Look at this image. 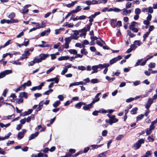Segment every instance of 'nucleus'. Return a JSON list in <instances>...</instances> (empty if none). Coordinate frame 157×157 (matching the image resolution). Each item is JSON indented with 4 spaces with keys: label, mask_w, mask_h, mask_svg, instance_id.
<instances>
[{
    "label": "nucleus",
    "mask_w": 157,
    "mask_h": 157,
    "mask_svg": "<svg viewBox=\"0 0 157 157\" xmlns=\"http://www.w3.org/2000/svg\"><path fill=\"white\" fill-rule=\"evenodd\" d=\"M91 82L93 84L98 82V80L97 78L92 79L91 80Z\"/></svg>",
    "instance_id": "42"
},
{
    "label": "nucleus",
    "mask_w": 157,
    "mask_h": 157,
    "mask_svg": "<svg viewBox=\"0 0 157 157\" xmlns=\"http://www.w3.org/2000/svg\"><path fill=\"white\" fill-rule=\"evenodd\" d=\"M122 12L121 13L123 15H127V14H130L131 13V11L130 10H127L125 8L122 10Z\"/></svg>",
    "instance_id": "10"
},
{
    "label": "nucleus",
    "mask_w": 157,
    "mask_h": 157,
    "mask_svg": "<svg viewBox=\"0 0 157 157\" xmlns=\"http://www.w3.org/2000/svg\"><path fill=\"white\" fill-rule=\"evenodd\" d=\"M81 10V9H78V10H71V12H70V13H71V14L72 13H77L78 12L80 11Z\"/></svg>",
    "instance_id": "40"
},
{
    "label": "nucleus",
    "mask_w": 157,
    "mask_h": 157,
    "mask_svg": "<svg viewBox=\"0 0 157 157\" xmlns=\"http://www.w3.org/2000/svg\"><path fill=\"white\" fill-rule=\"evenodd\" d=\"M6 75L4 71L0 73V79L4 77Z\"/></svg>",
    "instance_id": "54"
},
{
    "label": "nucleus",
    "mask_w": 157,
    "mask_h": 157,
    "mask_svg": "<svg viewBox=\"0 0 157 157\" xmlns=\"http://www.w3.org/2000/svg\"><path fill=\"white\" fill-rule=\"evenodd\" d=\"M145 132H146L147 135H149L152 132V131L149 129V128H147Z\"/></svg>",
    "instance_id": "51"
},
{
    "label": "nucleus",
    "mask_w": 157,
    "mask_h": 157,
    "mask_svg": "<svg viewBox=\"0 0 157 157\" xmlns=\"http://www.w3.org/2000/svg\"><path fill=\"white\" fill-rule=\"evenodd\" d=\"M39 134L38 132H36L32 134L29 138V140H30L33 139L35 137H37Z\"/></svg>",
    "instance_id": "11"
},
{
    "label": "nucleus",
    "mask_w": 157,
    "mask_h": 157,
    "mask_svg": "<svg viewBox=\"0 0 157 157\" xmlns=\"http://www.w3.org/2000/svg\"><path fill=\"white\" fill-rule=\"evenodd\" d=\"M134 100V98H129L127 99L126 100V102L127 103L130 102Z\"/></svg>",
    "instance_id": "56"
},
{
    "label": "nucleus",
    "mask_w": 157,
    "mask_h": 157,
    "mask_svg": "<svg viewBox=\"0 0 157 157\" xmlns=\"http://www.w3.org/2000/svg\"><path fill=\"white\" fill-rule=\"evenodd\" d=\"M124 137V136L123 135H119L116 137V140H121Z\"/></svg>",
    "instance_id": "31"
},
{
    "label": "nucleus",
    "mask_w": 157,
    "mask_h": 157,
    "mask_svg": "<svg viewBox=\"0 0 157 157\" xmlns=\"http://www.w3.org/2000/svg\"><path fill=\"white\" fill-rule=\"evenodd\" d=\"M100 112L98 110H95L92 113V115L95 116H98Z\"/></svg>",
    "instance_id": "52"
},
{
    "label": "nucleus",
    "mask_w": 157,
    "mask_h": 157,
    "mask_svg": "<svg viewBox=\"0 0 157 157\" xmlns=\"http://www.w3.org/2000/svg\"><path fill=\"white\" fill-rule=\"evenodd\" d=\"M137 23L134 21H133L130 23V25L129 26V28L130 30H132L134 33H137L139 29L136 28V24Z\"/></svg>",
    "instance_id": "1"
},
{
    "label": "nucleus",
    "mask_w": 157,
    "mask_h": 157,
    "mask_svg": "<svg viewBox=\"0 0 157 157\" xmlns=\"http://www.w3.org/2000/svg\"><path fill=\"white\" fill-rule=\"evenodd\" d=\"M69 153L72 154H74L76 150L73 149H70L69 150Z\"/></svg>",
    "instance_id": "61"
},
{
    "label": "nucleus",
    "mask_w": 157,
    "mask_h": 157,
    "mask_svg": "<svg viewBox=\"0 0 157 157\" xmlns=\"http://www.w3.org/2000/svg\"><path fill=\"white\" fill-rule=\"evenodd\" d=\"M90 23H89V24H87L86 25V28L87 29V30L89 31L90 30V26H91L92 25V22H89Z\"/></svg>",
    "instance_id": "39"
},
{
    "label": "nucleus",
    "mask_w": 157,
    "mask_h": 157,
    "mask_svg": "<svg viewBox=\"0 0 157 157\" xmlns=\"http://www.w3.org/2000/svg\"><path fill=\"white\" fill-rule=\"evenodd\" d=\"M141 13V10L139 8H137L135 9V13L136 14L139 15Z\"/></svg>",
    "instance_id": "37"
},
{
    "label": "nucleus",
    "mask_w": 157,
    "mask_h": 157,
    "mask_svg": "<svg viewBox=\"0 0 157 157\" xmlns=\"http://www.w3.org/2000/svg\"><path fill=\"white\" fill-rule=\"evenodd\" d=\"M8 92V90L6 89L4 90L3 92V93H2V95L3 96L5 97H6V94Z\"/></svg>",
    "instance_id": "60"
},
{
    "label": "nucleus",
    "mask_w": 157,
    "mask_h": 157,
    "mask_svg": "<svg viewBox=\"0 0 157 157\" xmlns=\"http://www.w3.org/2000/svg\"><path fill=\"white\" fill-rule=\"evenodd\" d=\"M58 75H57L56 77L48 79L46 80L47 82H50L54 81L56 83H58L59 82V78H58Z\"/></svg>",
    "instance_id": "8"
},
{
    "label": "nucleus",
    "mask_w": 157,
    "mask_h": 157,
    "mask_svg": "<svg viewBox=\"0 0 157 157\" xmlns=\"http://www.w3.org/2000/svg\"><path fill=\"white\" fill-rule=\"evenodd\" d=\"M72 156V155L70 153L67 152L66 153V155L65 156H61V157H71Z\"/></svg>",
    "instance_id": "43"
},
{
    "label": "nucleus",
    "mask_w": 157,
    "mask_h": 157,
    "mask_svg": "<svg viewBox=\"0 0 157 157\" xmlns=\"http://www.w3.org/2000/svg\"><path fill=\"white\" fill-rule=\"evenodd\" d=\"M69 58V57L68 56H62L58 58V60L59 61H62L63 60H67Z\"/></svg>",
    "instance_id": "17"
},
{
    "label": "nucleus",
    "mask_w": 157,
    "mask_h": 157,
    "mask_svg": "<svg viewBox=\"0 0 157 157\" xmlns=\"http://www.w3.org/2000/svg\"><path fill=\"white\" fill-rule=\"evenodd\" d=\"M150 34V33L147 31L144 34L143 36V41L144 42L146 41V38L148 37L149 35Z\"/></svg>",
    "instance_id": "20"
},
{
    "label": "nucleus",
    "mask_w": 157,
    "mask_h": 157,
    "mask_svg": "<svg viewBox=\"0 0 157 157\" xmlns=\"http://www.w3.org/2000/svg\"><path fill=\"white\" fill-rule=\"evenodd\" d=\"M86 18V16L83 15L79 16L78 17V19L80 20H82L85 19Z\"/></svg>",
    "instance_id": "63"
},
{
    "label": "nucleus",
    "mask_w": 157,
    "mask_h": 157,
    "mask_svg": "<svg viewBox=\"0 0 157 157\" xmlns=\"http://www.w3.org/2000/svg\"><path fill=\"white\" fill-rule=\"evenodd\" d=\"M69 52L73 54L76 55L77 54V51L75 49H71L69 50Z\"/></svg>",
    "instance_id": "29"
},
{
    "label": "nucleus",
    "mask_w": 157,
    "mask_h": 157,
    "mask_svg": "<svg viewBox=\"0 0 157 157\" xmlns=\"http://www.w3.org/2000/svg\"><path fill=\"white\" fill-rule=\"evenodd\" d=\"M48 54H45L44 53H41L39 55L40 58H39V61H42L46 59V58L48 57L49 56Z\"/></svg>",
    "instance_id": "7"
},
{
    "label": "nucleus",
    "mask_w": 157,
    "mask_h": 157,
    "mask_svg": "<svg viewBox=\"0 0 157 157\" xmlns=\"http://www.w3.org/2000/svg\"><path fill=\"white\" fill-rule=\"evenodd\" d=\"M58 98L60 101H63L64 99V97L62 95H59L58 96Z\"/></svg>",
    "instance_id": "58"
},
{
    "label": "nucleus",
    "mask_w": 157,
    "mask_h": 157,
    "mask_svg": "<svg viewBox=\"0 0 157 157\" xmlns=\"http://www.w3.org/2000/svg\"><path fill=\"white\" fill-rule=\"evenodd\" d=\"M122 58L121 56L119 55L117 57L112 59L109 61V63L110 65L113 64L114 63L116 62L117 61L119 60Z\"/></svg>",
    "instance_id": "5"
},
{
    "label": "nucleus",
    "mask_w": 157,
    "mask_h": 157,
    "mask_svg": "<svg viewBox=\"0 0 157 157\" xmlns=\"http://www.w3.org/2000/svg\"><path fill=\"white\" fill-rule=\"evenodd\" d=\"M12 63L13 64H16V65H21V63L20 62H17L15 61H10V62Z\"/></svg>",
    "instance_id": "49"
},
{
    "label": "nucleus",
    "mask_w": 157,
    "mask_h": 157,
    "mask_svg": "<svg viewBox=\"0 0 157 157\" xmlns=\"http://www.w3.org/2000/svg\"><path fill=\"white\" fill-rule=\"evenodd\" d=\"M65 43L69 44L71 41V39L69 37H66L65 38Z\"/></svg>",
    "instance_id": "55"
},
{
    "label": "nucleus",
    "mask_w": 157,
    "mask_h": 157,
    "mask_svg": "<svg viewBox=\"0 0 157 157\" xmlns=\"http://www.w3.org/2000/svg\"><path fill=\"white\" fill-rule=\"evenodd\" d=\"M148 12L150 13H152L153 12V8L151 6L148 7Z\"/></svg>",
    "instance_id": "44"
},
{
    "label": "nucleus",
    "mask_w": 157,
    "mask_h": 157,
    "mask_svg": "<svg viewBox=\"0 0 157 157\" xmlns=\"http://www.w3.org/2000/svg\"><path fill=\"white\" fill-rule=\"evenodd\" d=\"M155 64L154 63H150L148 66V67L151 68H153L155 67Z\"/></svg>",
    "instance_id": "38"
},
{
    "label": "nucleus",
    "mask_w": 157,
    "mask_h": 157,
    "mask_svg": "<svg viewBox=\"0 0 157 157\" xmlns=\"http://www.w3.org/2000/svg\"><path fill=\"white\" fill-rule=\"evenodd\" d=\"M86 103L83 102L81 101L75 105V108L78 109H80L81 108L82 106L83 105H86Z\"/></svg>",
    "instance_id": "9"
},
{
    "label": "nucleus",
    "mask_w": 157,
    "mask_h": 157,
    "mask_svg": "<svg viewBox=\"0 0 157 157\" xmlns=\"http://www.w3.org/2000/svg\"><path fill=\"white\" fill-rule=\"evenodd\" d=\"M153 56H150V57L146 58L142 63H141V66H144L146 64L147 61L152 58Z\"/></svg>",
    "instance_id": "19"
},
{
    "label": "nucleus",
    "mask_w": 157,
    "mask_h": 157,
    "mask_svg": "<svg viewBox=\"0 0 157 157\" xmlns=\"http://www.w3.org/2000/svg\"><path fill=\"white\" fill-rule=\"evenodd\" d=\"M25 83L26 86H30L32 85V82L30 80L28 81L27 82H25Z\"/></svg>",
    "instance_id": "53"
},
{
    "label": "nucleus",
    "mask_w": 157,
    "mask_h": 157,
    "mask_svg": "<svg viewBox=\"0 0 157 157\" xmlns=\"http://www.w3.org/2000/svg\"><path fill=\"white\" fill-rule=\"evenodd\" d=\"M84 106H83L82 107V109L85 110V111H87V110H90V108L89 107V106H88L87 105H86H86H84Z\"/></svg>",
    "instance_id": "30"
},
{
    "label": "nucleus",
    "mask_w": 157,
    "mask_h": 157,
    "mask_svg": "<svg viewBox=\"0 0 157 157\" xmlns=\"http://www.w3.org/2000/svg\"><path fill=\"white\" fill-rule=\"evenodd\" d=\"M15 16V14L14 12H11L8 15V17L11 19L14 18Z\"/></svg>",
    "instance_id": "27"
},
{
    "label": "nucleus",
    "mask_w": 157,
    "mask_h": 157,
    "mask_svg": "<svg viewBox=\"0 0 157 157\" xmlns=\"http://www.w3.org/2000/svg\"><path fill=\"white\" fill-rule=\"evenodd\" d=\"M131 3L128 2L126 4V9H128L130 8L131 6Z\"/></svg>",
    "instance_id": "47"
},
{
    "label": "nucleus",
    "mask_w": 157,
    "mask_h": 157,
    "mask_svg": "<svg viewBox=\"0 0 157 157\" xmlns=\"http://www.w3.org/2000/svg\"><path fill=\"white\" fill-rule=\"evenodd\" d=\"M117 21V19H112L110 21V24L113 27H115V23Z\"/></svg>",
    "instance_id": "21"
},
{
    "label": "nucleus",
    "mask_w": 157,
    "mask_h": 157,
    "mask_svg": "<svg viewBox=\"0 0 157 157\" xmlns=\"http://www.w3.org/2000/svg\"><path fill=\"white\" fill-rule=\"evenodd\" d=\"M86 49H82L81 50V53L82 54L85 55H86L88 54V52L86 51Z\"/></svg>",
    "instance_id": "34"
},
{
    "label": "nucleus",
    "mask_w": 157,
    "mask_h": 157,
    "mask_svg": "<svg viewBox=\"0 0 157 157\" xmlns=\"http://www.w3.org/2000/svg\"><path fill=\"white\" fill-rule=\"evenodd\" d=\"M144 143V140L143 139L141 138L139 140L137 143L134 144V147H135V149L136 150L139 149L141 147V144Z\"/></svg>",
    "instance_id": "3"
},
{
    "label": "nucleus",
    "mask_w": 157,
    "mask_h": 157,
    "mask_svg": "<svg viewBox=\"0 0 157 157\" xmlns=\"http://www.w3.org/2000/svg\"><path fill=\"white\" fill-rule=\"evenodd\" d=\"M68 22H66L65 24L66 25H63V26H67L68 28H72L74 26V25L73 23L68 24Z\"/></svg>",
    "instance_id": "24"
},
{
    "label": "nucleus",
    "mask_w": 157,
    "mask_h": 157,
    "mask_svg": "<svg viewBox=\"0 0 157 157\" xmlns=\"http://www.w3.org/2000/svg\"><path fill=\"white\" fill-rule=\"evenodd\" d=\"M5 73V75H7L10 74L12 73L11 70H6L4 71Z\"/></svg>",
    "instance_id": "59"
},
{
    "label": "nucleus",
    "mask_w": 157,
    "mask_h": 157,
    "mask_svg": "<svg viewBox=\"0 0 157 157\" xmlns=\"http://www.w3.org/2000/svg\"><path fill=\"white\" fill-rule=\"evenodd\" d=\"M107 130H104L102 131V135L103 136H107Z\"/></svg>",
    "instance_id": "46"
},
{
    "label": "nucleus",
    "mask_w": 157,
    "mask_h": 157,
    "mask_svg": "<svg viewBox=\"0 0 157 157\" xmlns=\"http://www.w3.org/2000/svg\"><path fill=\"white\" fill-rule=\"evenodd\" d=\"M115 116L113 115L109 120H106L105 122L109 124L110 125H112L113 123H115L118 121V120L115 118Z\"/></svg>",
    "instance_id": "2"
},
{
    "label": "nucleus",
    "mask_w": 157,
    "mask_h": 157,
    "mask_svg": "<svg viewBox=\"0 0 157 157\" xmlns=\"http://www.w3.org/2000/svg\"><path fill=\"white\" fill-rule=\"evenodd\" d=\"M52 46V45H49V44H46V45H43V44H40L38 46L41 48H45V47H51Z\"/></svg>",
    "instance_id": "26"
},
{
    "label": "nucleus",
    "mask_w": 157,
    "mask_h": 157,
    "mask_svg": "<svg viewBox=\"0 0 157 157\" xmlns=\"http://www.w3.org/2000/svg\"><path fill=\"white\" fill-rule=\"evenodd\" d=\"M90 38L91 40L94 41L95 40H97L98 39V38L96 36H91Z\"/></svg>",
    "instance_id": "62"
},
{
    "label": "nucleus",
    "mask_w": 157,
    "mask_h": 157,
    "mask_svg": "<svg viewBox=\"0 0 157 157\" xmlns=\"http://www.w3.org/2000/svg\"><path fill=\"white\" fill-rule=\"evenodd\" d=\"M87 31H88L87 30V29L86 28H86L85 27H84L83 29H82L79 30V32H81V33H82V32L84 33L85 32H86H86Z\"/></svg>",
    "instance_id": "48"
},
{
    "label": "nucleus",
    "mask_w": 157,
    "mask_h": 157,
    "mask_svg": "<svg viewBox=\"0 0 157 157\" xmlns=\"http://www.w3.org/2000/svg\"><path fill=\"white\" fill-rule=\"evenodd\" d=\"M127 32V35L129 36L130 38H133L136 36V34L132 33L130 30H128Z\"/></svg>",
    "instance_id": "14"
},
{
    "label": "nucleus",
    "mask_w": 157,
    "mask_h": 157,
    "mask_svg": "<svg viewBox=\"0 0 157 157\" xmlns=\"http://www.w3.org/2000/svg\"><path fill=\"white\" fill-rule=\"evenodd\" d=\"M60 103L59 101H56L53 104V106L54 108H56L60 104Z\"/></svg>",
    "instance_id": "22"
},
{
    "label": "nucleus",
    "mask_w": 157,
    "mask_h": 157,
    "mask_svg": "<svg viewBox=\"0 0 157 157\" xmlns=\"http://www.w3.org/2000/svg\"><path fill=\"white\" fill-rule=\"evenodd\" d=\"M151 153L150 151H147L145 154V155L142 156V157H149L151 155Z\"/></svg>",
    "instance_id": "35"
},
{
    "label": "nucleus",
    "mask_w": 157,
    "mask_h": 157,
    "mask_svg": "<svg viewBox=\"0 0 157 157\" xmlns=\"http://www.w3.org/2000/svg\"><path fill=\"white\" fill-rule=\"evenodd\" d=\"M28 6H30L31 5H26L21 10L22 11V13L23 14H27L29 10L28 9H27Z\"/></svg>",
    "instance_id": "13"
},
{
    "label": "nucleus",
    "mask_w": 157,
    "mask_h": 157,
    "mask_svg": "<svg viewBox=\"0 0 157 157\" xmlns=\"http://www.w3.org/2000/svg\"><path fill=\"white\" fill-rule=\"evenodd\" d=\"M26 132V130L25 129H23L21 132H19L17 134V137L18 139H21L24 136L25 133Z\"/></svg>",
    "instance_id": "6"
},
{
    "label": "nucleus",
    "mask_w": 157,
    "mask_h": 157,
    "mask_svg": "<svg viewBox=\"0 0 157 157\" xmlns=\"http://www.w3.org/2000/svg\"><path fill=\"white\" fill-rule=\"evenodd\" d=\"M143 60V59H138L134 66H139L140 65H141V64H140V63L141 61Z\"/></svg>",
    "instance_id": "45"
},
{
    "label": "nucleus",
    "mask_w": 157,
    "mask_h": 157,
    "mask_svg": "<svg viewBox=\"0 0 157 157\" xmlns=\"http://www.w3.org/2000/svg\"><path fill=\"white\" fill-rule=\"evenodd\" d=\"M45 21V22H44V21H42L41 22V26H39L38 27H40V28L45 27L46 26V21Z\"/></svg>",
    "instance_id": "41"
},
{
    "label": "nucleus",
    "mask_w": 157,
    "mask_h": 157,
    "mask_svg": "<svg viewBox=\"0 0 157 157\" xmlns=\"http://www.w3.org/2000/svg\"><path fill=\"white\" fill-rule=\"evenodd\" d=\"M30 55V53L29 52V51L27 50V51H24V53L22 54V56H25V57L21 56L20 57V58L17 60L18 61L20 60H23L24 59H26L28 58V56H29Z\"/></svg>",
    "instance_id": "4"
},
{
    "label": "nucleus",
    "mask_w": 157,
    "mask_h": 157,
    "mask_svg": "<svg viewBox=\"0 0 157 157\" xmlns=\"http://www.w3.org/2000/svg\"><path fill=\"white\" fill-rule=\"evenodd\" d=\"M134 43L135 45H137L138 46H140L141 45V44H140V41L139 40H135L134 42Z\"/></svg>",
    "instance_id": "57"
},
{
    "label": "nucleus",
    "mask_w": 157,
    "mask_h": 157,
    "mask_svg": "<svg viewBox=\"0 0 157 157\" xmlns=\"http://www.w3.org/2000/svg\"><path fill=\"white\" fill-rule=\"evenodd\" d=\"M99 68H100L99 65H95L92 67V69L93 70L97 71V69Z\"/></svg>",
    "instance_id": "50"
},
{
    "label": "nucleus",
    "mask_w": 157,
    "mask_h": 157,
    "mask_svg": "<svg viewBox=\"0 0 157 157\" xmlns=\"http://www.w3.org/2000/svg\"><path fill=\"white\" fill-rule=\"evenodd\" d=\"M154 29V27L153 25L150 26L148 29V31L149 33H150V32L152 31L153 29Z\"/></svg>",
    "instance_id": "64"
},
{
    "label": "nucleus",
    "mask_w": 157,
    "mask_h": 157,
    "mask_svg": "<svg viewBox=\"0 0 157 157\" xmlns=\"http://www.w3.org/2000/svg\"><path fill=\"white\" fill-rule=\"evenodd\" d=\"M63 68L64 69L62 71L61 74V75H64L68 71L67 69L65 67Z\"/></svg>",
    "instance_id": "36"
},
{
    "label": "nucleus",
    "mask_w": 157,
    "mask_h": 157,
    "mask_svg": "<svg viewBox=\"0 0 157 157\" xmlns=\"http://www.w3.org/2000/svg\"><path fill=\"white\" fill-rule=\"evenodd\" d=\"M82 153H83L82 151H80L73 155H72V156L73 157H76L78 155H79L81 154H82Z\"/></svg>",
    "instance_id": "32"
},
{
    "label": "nucleus",
    "mask_w": 157,
    "mask_h": 157,
    "mask_svg": "<svg viewBox=\"0 0 157 157\" xmlns=\"http://www.w3.org/2000/svg\"><path fill=\"white\" fill-rule=\"evenodd\" d=\"M144 116V114H141L138 115L136 117V121H139L141 120L143 118Z\"/></svg>",
    "instance_id": "25"
},
{
    "label": "nucleus",
    "mask_w": 157,
    "mask_h": 157,
    "mask_svg": "<svg viewBox=\"0 0 157 157\" xmlns=\"http://www.w3.org/2000/svg\"><path fill=\"white\" fill-rule=\"evenodd\" d=\"M153 103V101L152 100L151 102H147L145 105V108L147 109H149V108L151 106V104Z\"/></svg>",
    "instance_id": "23"
},
{
    "label": "nucleus",
    "mask_w": 157,
    "mask_h": 157,
    "mask_svg": "<svg viewBox=\"0 0 157 157\" xmlns=\"http://www.w3.org/2000/svg\"><path fill=\"white\" fill-rule=\"evenodd\" d=\"M19 97L21 98L24 97L25 98L27 99L28 97V94L27 93L24 92H20Z\"/></svg>",
    "instance_id": "12"
},
{
    "label": "nucleus",
    "mask_w": 157,
    "mask_h": 157,
    "mask_svg": "<svg viewBox=\"0 0 157 157\" xmlns=\"http://www.w3.org/2000/svg\"><path fill=\"white\" fill-rule=\"evenodd\" d=\"M100 12H96L94 13V14H92L90 16L91 17V18H92L93 19L94 18H95L97 16L100 14Z\"/></svg>",
    "instance_id": "28"
},
{
    "label": "nucleus",
    "mask_w": 157,
    "mask_h": 157,
    "mask_svg": "<svg viewBox=\"0 0 157 157\" xmlns=\"http://www.w3.org/2000/svg\"><path fill=\"white\" fill-rule=\"evenodd\" d=\"M43 102V101H41L39 104V106L38 108H37L36 109V112H38L40 111L43 107V104L42 102Z\"/></svg>",
    "instance_id": "16"
},
{
    "label": "nucleus",
    "mask_w": 157,
    "mask_h": 157,
    "mask_svg": "<svg viewBox=\"0 0 157 157\" xmlns=\"http://www.w3.org/2000/svg\"><path fill=\"white\" fill-rule=\"evenodd\" d=\"M138 109V108L136 107L132 108L130 111L132 115L136 114L137 113V111Z\"/></svg>",
    "instance_id": "18"
},
{
    "label": "nucleus",
    "mask_w": 157,
    "mask_h": 157,
    "mask_svg": "<svg viewBox=\"0 0 157 157\" xmlns=\"http://www.w3.org/2000/svg\"><path fill=\"white\" fill-rule=\"evenodd\" d=\"M109 65L108 63H104L103 64H99V66L100 68L101 69H102L104 68H107V67H109Z\"/></svg>",
    "instance_id": "15"
},
{
    "label": "nucleus",
    "mask_w": 157,
    "mask_h": 157,
    "mask_svg": "<svg viewBox=\"0 0 157 157\" xmlns=\"http://www.w3.org/2000/svg\"><path fill=\"white\" fill-rule=\"evenodd\" d=\"M55 68V67L53 66L50 68L48 70L46 71V73L48 74L51 73V72Z\"/></svg>",
    "instance_id": "33"
}]
</instances>
